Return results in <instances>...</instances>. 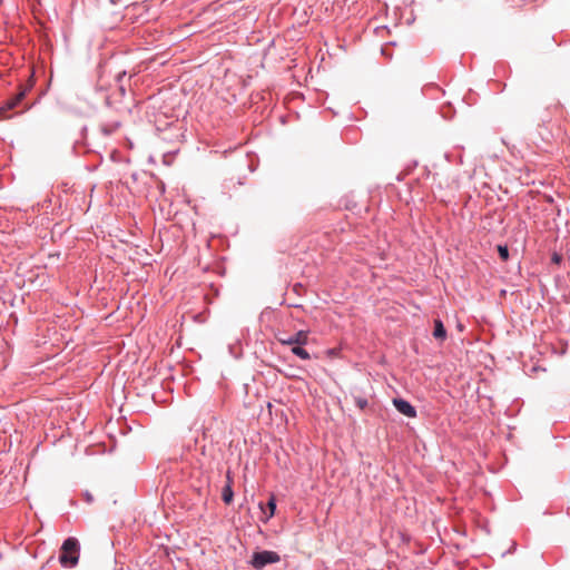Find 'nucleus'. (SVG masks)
I'll use <instances>...</instances> for the list:
<instances>
[{
  "instance_id": "obj_1",
  "label": "nucleus",
  "mask_w": 570,
  "mask_h": 570,
  "mask_svg": "<svg viewBox=\"0 0 570 570\" xmlns=\"http://www.w3.org/2000/svg\"><path fill=\"white\" fill-rule=\"evenodd\" d=\"M80 543L77 538H67L61 546L59 562L63 568H75L79 562Z\"/></svg>"
},
{
  "instance_id": "obj_2",
  "label": "nucleus",
  "mask_w": 570,
  "mask_h": 570,
  "mask_svg": "<svg viewBox=\"0 0 570 570\" xmlns=\"http://www.w3.org/2000/svg\"><path fill=\"white\" fill-rule=\"evenodd\" d=\"M281 557L275 551L262 550L254 552L250 559V564L254 569L261 570L268 564L277 563Z\"/></svg>"
},
{
  "instance_id": "obj_3",
  "label": "nucleus",
  "mask_w": 570,
  "mask_h": 570,
  "mask_svg": "<svg viewBox=\"0 0 570 570\" xmlns=\"http://www.w3.org/2000/svg\"><path fill=\"white\" fill-rule=\"evenodd\" d=\"M277 341L282 345H288V346L306 345L308 343V332L302 330V331L296 332L293 335L278 334Z\"/></svg>"
},
{
  "instance_id": "obj_4",
  "label": "nucleus",
  "mask_w": 570,
  "mask_h": 570,
  "mask_svg": "<svg viewBox=\"0 0 570 570\" xmlns=\"http://www.w3.org/2000/svg\"><path fill=\"white\" fill-rule=\"evenodd\" d=\"M28 89V87L20 88L19 92H17L13 97L7 99L0 107V116L6 118L7 111L16 108L23 100Z\"/></svg>"
},
{
  "instance_id": "obj_5",
  "label": "nucleus",
  "mask_w": 570,
  "mask_h": 570,
  "mask_svg": "<svg viewBox=\"0 0 570 570\" xmlns=\"http://www.w3.org/2000/svg\"><path fill=\"white\" fill-rule=\"evenodd\" d=\"M393 405L397 412L405 415L406 417L413 419L417 415L416 409L409 401L402 397L393 399Z\"/></svg>"
},
{
  "instance_id": "obj_6",
  "label": "nucleus",
  "mask_w": 570,
  "mask_h": 570,
  "mask_svg": "<svg viewBox=\"0 0 570 570\" xmlns=\"http://www.w3.org/2000/svg\"><path fill=\"white\" fill-rule=\"evenodd\" d=\"M433 336L438 341H444L446 338V330L443 322L440 318H435L434 322Z\"/></svg>"
},
{
  "instance_id": "obj_7",
  "label": "nucleus",
  "mask_w": 570,
  "mask_h": 570,
  "mask_svg": "<svg viewBox=\"0 0 570 570\" xmlns=\"http://www.w3.org/2000/svg\"><path fill=\"white\" fill-rule=\"evenodd\" d=\"M119 128H120V121H117V120L104 122L100 126V130H101L102 135H105V136L112 135Z\"/></svg>"
},
{
  "instance_id": "obj_8",
  "label": "nucleus",
  "mask_w": 570,
  "mask_h": 570,
  "mask_svg": "<svg viewBox=\"0 0 570 570\" xmlns=\"http://www.w3.org/2000/svg\"><path fill=\"white\" fill-rule=\"evenodd\" d=\"M259 507L263 510L264 514L266 515L264 521L265 522L268 521L271 518L274 517L275 511H276V499H275V497L272 494L271 498L267 501L266 508H267L268 512L265 511V509L263 508L262 503L259 504Z\"/></svg>"
},
{
  "instance_id": "obj_9",
  "label": "nucleus",
  "mask_w": 570,
  "mask_h": 570,
  "mask_svg": "<svg viewBox=\"0 0 570 570\" xmlns=\"http://www.w3.org/2000/svg\"><path fill=\"white\" fill-rule=\"evenodd\" d=\"M233 499H234V491H233V488L230 485V482H228L224 488H223V491H222V500L224 501V503L226 504H230L233 502Z\"/></svg>"
},
{
  "instance_id": "obj_10",
  "label": "nucleus",
  "mask_w": 570,
  "mask_h": 570,
  "mask_svg": "<svg viewBox=\"0 0 570 570\" xmlns=\"http://www.w3.org/2000/svg\"><path fill=\"white\" fill-rule=\"evenodd\" d=\"M304 345L292 346V353L301 360H311V354L303 347Z\"/></svg>"
},
{
  "instance_id": "obj_11",
  "label": "nucleus",
  "mask_w": 570,
  "mask_h": 570,
  "mask_svg": "<svg viewBox=\"0 0 570 570\" xmlns=\"http://www.w3.org/2000/svg\"><path fill=\"white\" fill-rule=\"evenodd\" d=\"M497 250H498V254H499V257L503 261V262H507L510 257L509 255V248L507 245H498L497 246Z\"/></svg>"
},
{
  "instance_id": "obj_12",
  "label": "nucleus",
  "mask_w": 570,
  "mask_h": 570,
  "mask_svg": "<svg viewBox=\"0 0 570 570\" xmlns=\"http://www.w3.org/2000/svg\"><path fill=\"white\" fill-rule=\"evenodd\" d=\"M354 403L360 410H365L368 405V401L362 396H354Z\"/></svg>"
},
{
  "instance_id": "obj_13",
  "label": "nucleus",
  "mask_w": 570,
  "mask_h": 570,
  "mask_svg": "<svg viewBox=\"0 0 570 570\" xmlns=\"http://www.w3.org/2000/svg\"><path fill=\"white\" fill-rule=\"evenodd\" d=\"M125 77H126V71L119 72L117 75V82L119 83V91L121 92V95H125V92H126L125 86L121 83V81Z\"/></svg>"
},
{
  "instance_id": "obj_14",
  "label": "nucleus",
  "mask_w": 570,
  "mask_h": 570,
  "mask_svg": "<svg viewBox=\"0 0 570 570\" xmlns=\"http://www.w3.org/2000/svg\"><path fill=\"white\" fill-rule=\"evenodd\" d=\"M82 498L89 504L94 502V495L89 491H85Z\"/></svg>"
},
{
  "instance_id": "obj_15",
  "label": "nucleus",
  "mask_w": 570,
  "mask_h": 570,
  "mask_svg": "<svg viewBox=\"0 0 570 570\" xmlns=\"http://www.w3.org/2000/svg\"><path fill=\"white\" fill-rule=\"evenodd\" d=\"M551 259H552V262H553V263H556V264H560V263H561L562 257H561V255H559L558 253H553V255H552V258H551Z\"/></svg>"
}]
</instances>
